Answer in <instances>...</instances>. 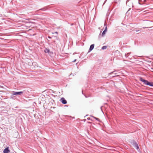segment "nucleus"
I'll list each match as a JSON object with an SVG mask.
<instances>
[{"instance_id":"5","label":"nucleus","mask_w":153,"mask_h":153,"mask_svg":"<svg viewBox=\"0 0 153 153\" xmlns=\"http://www.w3.org/2000/svg\"><path fill=\"white\" fill-rule=\"evenodd\" d=\"M10 152V150L9 149V147H7L5 148L3 151L4 153H9Z\"/></svg>"},{"instance_id":"21","label":"nucleus","mask_w":153,"mask_h":153,"mask_svg":"<svg viewBox=\"0 0 153 153\" xmlns=\"http://www.w3.org/2000/svg\"><path fill=\"white\" fill-rule=\"evenodd\" d=\"M76 61V59H74V61H73V62H75Z\"/></svg>"},{"instance_id":"12","label":"nucleus","mask_w":153,"mask_h":153,"mask_svg":"<svg viewBox=\"0 0 153 153\" xmlns=\"http://www.w3.org/2000/svg\"><path fill=\"white\" fill-rule=\"evenodd\" d=\"M125 56L126 57H128V54H127V53H126L125 55Z\"/></svg>"},{"instance_id":"7","label":"nucleus","mask_w":153,"mask_h":153,"mask_svg":"<svg viewBox=\"0 0 153 153\" xmlns=\"http://www.w3.org/2000/svg\"><path fill=\"white\" fill-rule=\"evenodd\" d=\"M48 8V7H45L44 8H41L39 10H42L43 11L45 10Z\"/></svg>"},{"instance_id":"28","label":"nucleus","mask_w":153,"mask_h":153,"mask_svg":"<svg viewBox=\"0 0 153 153\" xmlns=\"http://www.w3.org/2000/svg\"><path fill=\"white\" fill-rule=\"evenodd\" d=\"M82 94H83V91H82Z\"/></svg>"},{"instance_id":"6","label":"nucleus","mask_w":153,"mask_h":153,"mask_svg":"<svg viewBox=\"0 0 153 153\" xmlns=\"http://www.w3.org/2000/svg\"><path fill=\"white\" fill-rule=\"evenodd\" d=\"M94 44H92L91 45L89 49V51H91L94 49Z\"/></svg>"},{"instance_id":"2","label":"nucleus","mask_w":153,"mask_h":153,"mask_svg":"<svg viewBox=\"0 0 153 153\" xmlns=\"http://www.w3.org/2000/svg\"><path fill=\"white\" fill-rule=\"evenodd\" d=\"M132 144L133 146L136 148V149L138 151H139V150H140L139 147L138 146V144L136 142L134 141L132 142Z\"/></svg>"},{"instance_id":"25","label":"nucleus","mask_w":153,"mask_h":153,"mask_svg":"<svg viewBox=\"0 0 153 153\" xmlns=\"http://www.w3.org/2000/svg\"><path fill=\"white\" fill-rule=\"evenodd\" d=\"M114 73L115 74H117L116 73V72H115H115H114Z\"/></svg>"},{"instance_id":"26","label":"nucleus","mask_w":153,"mask_h":153,"mask_svg":"<svg viewBox=\"0 0 153 153\" xmlns=\"http://www.w3.org/2000/svg\"><path fill=\"white\" fill-rule=\"evenodd\" d=\"M73 25V24H71V25Z\"/></svg>"},{"instance_id":"15","label":"nucleus","mask_w":153,"mask_h":153,"mask_svg":"<svg viewBox=\"0 0 153 153\" xmlns=\"http://www.w3.org/2000/svg\"><path fill=\"white\" fill-rule=\"evenodd\" d=\"M129 1V0H127L126 1V4L127 5L128 2Z\"/></svg>"},{"instance_id":"19","label":"nucleus","mask_w":153,"mask_h":153,"mask_svg":"<svg viewBox=\"0 0 153 153\" xmlns=\"http://www.w3.org/2000/svg\"><path fill=\"white\" fill-rule=\"evenodd\" d=\"M82 121H83L84 122H85L86 121V119H83V120H82Z\"/></svg>"},{"instance_id":"23","label":"nucleus","mask_w":153,"mask_h":153,"mask_svg":"<svg viewBox=\"0 0 153 153\" xmlns=\"http://www.w3.org/2000/svg\"><path fill=\"white\" fill-rule=\"evenodd\" d=\"M10 98H13V97L12 96L10 97Z\"/></svg>"},{"instance_id":"17","label":"nucleus","mask_w":153,"mask_h":153,"mask_svg":"<svg viewBox=\"0 0 153 153\" xmlns=\"http://www.w3.org/2000/svg\"><path fill=\"white\" fill-rule=\"evenodd\" d=\"M115 72V71H113V72H111V73H110V74H112V73H114V72Z\"/></svg>"},{"instance_id":"9","label":"nucleus","mask_w":153,"mask_h":153,"mask_svg":"<svg viewBox=\"0 0 153 153\" xmlns=\"http://www.w3.org/2000/svg\"><path fill=\"white\" fill-rule=\"evenodd\" d=\"M49 51L50 50L49 49L46 48L45 49V53H49Z\"/></svg>"},{"instance_id":"24","label":"nucleus","mask_w":153,"mask_h":153,"mask_svg":"<svg viewBox=\"0 0 153 153\" xmlns=\"http://www.w3.org/2000/svg\"><path fill=\"white\" fill-rule=\"evenodd\" d=\"M101 110L102 112H103V111H102V107H101Z\"/></svg>"},{"instance_id":"22","label":"nucleus","mask_w":153,"mask_h":153,"mask_svg":"<svg viewBox=\"0 0 153 153\" xmlns=\"http://www.w3.org/2000/svg\"><path fill=\"white\" fill-rule=\"evenodd\" d=\"M106 1H107V0H105V2H104V4L106 2Z\"/></svg>"},{"instance_id":"13","label":"nucleus","mask_w":153,"mask_h":153,"mask_svg":"<svg viewBox=\"0 0 153 153\" xmlns=\"http://www.w3.org/2000/svg\"><path fill=\"white\" fill-rule=\"evenodd\" d=\"M104 30H105V31H106L107 30V28L106 26V27L104 29Z\"/></svg>"},{"instance_id":"4","label":"nucleus","mask_w":153,"mask_h":153,"mask_svg":"<svg viewBox=\"0 0 153 153\" xmlns=\"http://www.w3.org/2000/svg\"><path fill=\"white\" fill-rule=\"evenodd\" d=\"M60 101L61 102L64 104H65L67 103V101L65 99L64 97H62L60 100Z\"/></svg>"},{"instance_id":"29","label":"nucleus","mask_w":153,"mask_h":153,"mask_svg":"<svg viewBox=\"0 0 153 153\" xmlns=\"http://www.w3.org/2000/svg\"><path fill=\"white\" fill-rule=\"evenodd\" d=\"M56 33H57V32H56Z\"/></svg>"},{"instance_id":"10","label":"nucleus","mask_w":153,"mask_h":153,"mask_svg":"<svg viewBox=\"0 0 153 153\" xmlns=\"http://www.w3.org/2000/svg\"><path fill=\"white\" fill-rule=\"evenodd\" d=\"M107 47V46H103L102 47L101 49L102 50H105L106 49Z\"/></svg>"},{"instance_id":"20","label":"nucleus","mask_w":153,"mask_h":153,"mask_svg":"<svg viewBox=\"0 0 153 153\" xmlns=\"http://www.w3.org/2000/svg\"><path fill=\"white\" fill-rule=\"evenodd\" d=\"M130 53H131L130 52V53H128L127 54H128V55H129V54H130Z\"/></svg>"},{"instance_id":"3","label":"nucleus","mask_w":153,"mask_h":153,"mask_svg":"<svg viewBox=\"0 0 153 153\" xmlns=\"http://www.w3.org/2000/svg\"><path fill=\"white\" fill-rule=\"evenodd\" d=\"M23 93V91L16 92L13 91L12 92V94L13 95H21Z\"/></svg>"},{"instance_id":"18","label":"nucleus","mask_w":153,"mask_h":153,"mask_svg":"<svg viewBox=\"0 0 153 153\" xmlns=\"http://www.w3.org/2000/svg\"><path fill=\"white\" fill-rule=\"evenodd\" d=\"M48 37L49 39H51V37L50 36H48Z\"/></svg>"},{"instance_id":"11","label":"nucleus","mask_w":153,"mask_h":153,"mask_svg":"<svg viewBox=\"0 0 153 153\" xmlns=\"http://www.w3.org/2000/svg\"><path fill=\"white\" fill-rule=\"evenodd\" d=\"M92 117H93V118H94L95 119H96V120H98V121H99V119L97 118V117H94L93 116H92Z\"/></svg>"},{"instance_id":"16","label":"nucleus","mask_w":153,"mask_h":153,"mask_svg":"<svg viewBox=\"0 0 153 153\" xmlns=\"http://www.w3.org/2000/svg\"><path fill=\"white\" fill-rule=\"evenodd\" d=\"M139 1H138V4H142L140 3V0H138Z\"/></svg>"},{"instance_id":"14","label":"nucleus","mask_w":153,"mask_h":153,"mask_svg":"<svg viewBox=\"0 0 153 153\" xmlns=\"http://www.w3.org/2000/svg\"><path fill=\"white\" fill-rule=\"evenodd\" d=\"M87 120H92L89 117H88L87 118Z\"/></svg>"},{"instance_id":"27","label":"nucleus","mask_w":153,"mask_h":153,"mask_svg":"<svg viewBox=\"0 0 153 153\" xmlns=\"http://www.w3.org/2000/svg\"><path fill=\"white\" fill-rule=\"evenodd\" d=\"M139 31V30H136V31H137H137Z\"/></svg>"},{"instance_id":"1","label":"nucleus","mask_w":153,"mask_h":153,"mask_svg":"<svg viewBox=\"0 0 153 153\" xmlns=\"http://www.w3.org/2000/svg\"><path fill=\"white\" fill-rule=\"evenodd\" d=\"M139 79L140 81L143 82L144 84L151 87H153V82H149L148 81L143 79L142 77H140Z\"/></svg>"},{"instance_id":"8","label":"nucleus","mask_w":153,"mask_h":153,"mask_svg":"<svg viewBox=\"0 0 153 153\" xmlns=\"http://www.w3.org/2000/svg\"><path fill=\"white\" fill-rule=\"evenodd\" d=\"M106 31H105V30H104L103 31L102 34V36H104L105 34V33Z\"/></svg>"}]
</instances>
